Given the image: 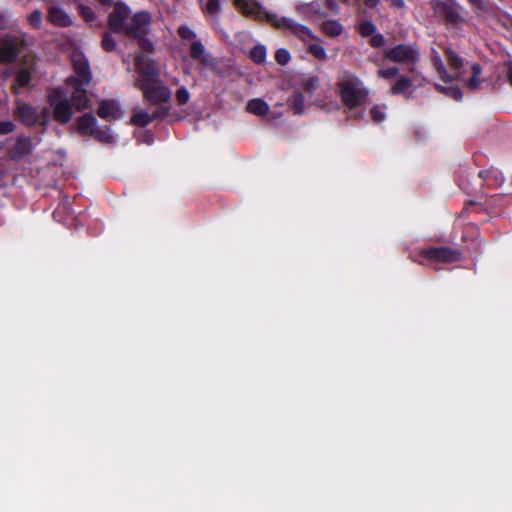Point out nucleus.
Listing matches in <instances>:
<instances>
[{
  "instance_id": "obj_1",
  "label": "nucleus",
  "mask_w": 512,
  "mask_h": 512,
  "mask_svg": "<svg viewBox=\"0 0 512 512\" xmlns=\"http://www.w3.org/2000/svg\"><path fill=\"white\" fill-rule=\"evenodd\" d=\"M337 91L342 103L350 110L365 104L369 97V90L363 82L349 71L338 78Z\"/></svg>"
},
{
  "instance_id": "obj_2",
  "label": "nucleus",
  "mask_w": 512,
  "mask_h": 512,
  "mask_svg": "<svg viewBox=\"0 0 512 512\" xmlns=\"http://www.w3.org/2000/svg\"><path fill=\"white\" fill-rule=\"evenodd\" d=\"M47 101L52 109L53 119L55 121L61 124H66L71 121L75 109L63 88L58 87L52 89L47 96Z\"/></svg>"
},
{
  "instance_id": "obj_3",
  "label": "nucleus",
  "mask_w": 512,
  "mask_h": 512,
  "mask_svg": "<svg viewBox=\"0 0 512 512\" xmlns=\"http://www.w3.org/2000/svg\"><path fill=\"white\" fill-rule=\"evenodd\" d=\"M384 58L394 63L406 64L409 71L414 73L416 65L420 61L421 52L416 43L398 44L385 50Z\"/></svg>"
},
{
  "instance_id": "obj_4",
  "label": "nucleus",
  "mask_w": 512,
  "mask_h": 512,
  "mask_svg": "<svg viewBox=\"0 0 512 512\" xmlns=\"http://www.w3.org/2000/svg\"><path fill=\"white\" fill-rule=\"evenodd\" d=\"M430 6L436 16L444 18L452 25L465 23L463 8L455 0H431Z\"/></svg>"
},
{
  "instance_id": "obj_5",
  "label": "nucleus",
  "mask_w": 512,
  "mask_h": 512,
  "mask_svg": "<svg viewBox=\"0 0 512 512\" xmlns=\"http://www.w3.org/2000/svg\"><path fill=\"white\" fill-rule=\"evenodd\" d=\"M135 67L138 78L135 80V87L160 79V70L155 61L143 54L135 57Z\"/></svg>"
},
{
  "instance_id": "obj_6",
  "label": "nucleus",
  "mask_w": 512,
  "mask_h": 512,
  "mask_svg": "<svg viewBox=\"0 0 512 512\" xmlns=\"http://www.w3.org/2000/svg\"><path fill=\"white\" fill-rule=\"evenodd\" d=\"M137 88L142 92L143 98L152 105L167 103L171 99V90L161 79L141 84Z\"/></svg>"
},
{
  "instance_id": "obj_7",
  "label": "nucleus",
  "mask_w": 512,
  "mask_h": 512,
  "mask_svg": "<svg viewBox=\"0 0 512 512\" xmlns=\"http://www.w3.org/2000/svg\"><path fill=\"white\" fill-rule=\"evenodd\" d=\"M65 84L73 89L69 100L73 104L75 111L81 112L86 110L90 105V99L86 88L90 84H84L75 78H66Z\"/></svg>"
},
{
  "instance_id": "obj_8",
  "label": "nucleus",
  "mask_w": 512,
  "mask_h": 512,
  "mask_svg": "<svg viewBox=\"0 0 512 512\" xmlns=\"http://www.w3.org/2000/svg\"><path fill=\"white\" fill-rule=\"evenodd\" d=\"M71 61L74 74L68 78H75L84 84H90L92 82L93 75L86 56L80 51H74L71 55Z\"/></svg>"
},
{
  "instance_id": "obj_9",
  "label": "nucleus",
  "mask_w": 512,
  "mask_h": 512,
  "mask_svg": "<svg viewBox=\"0 0 512 512\" xmlns=\"http://www.w3.org/2000/svg\"><path fill=\"white\" fill-rule=\"evenodd\" d=\"M420 255L426 259L443 263L456 262L459 261L462 257V254L459 250L449 247H432L423 249L420 251Z\"/></svg>"
},
{
  "instance_id": "obj_10",
  "label": "nucleus",
  "mask_w": 512,
  "mask_h": 512,
  "mask_svg": "<svg viewBox=\"0 0 512 512\" xmlns=\"http://www.w3.org/2000/svg\"><path fill=\"white\" fill-rule=\"evenodd\" d=\"M130 10L122 5H116L109 15V28L115 33L127 35V28L131 22Z\"/></svg>"
},
{
  "instance_id": "obj_11",
  "label": "nucleus",
  "mask_w": 512,
  "mask_h": 512,
  "mask_svg": "<svg viewBox=\"0 0 512 512\" xmlns=\"http://www.w3.org/2000/svg\"><path fill=\"white\" fill-rule=\"evenodd\" d=\"M22 43L16 36L5 35L0 37V61L13 62L20 53Z\"/></svg>"
},
{
  "instance_id": "obj_12",
  "label": "nucleus",
  "mask_w": 512,
  "mask_h": 512,
  "mask_svg": "<svg viewBox=\"0 0 512 512\" xmlns=\"http://www.w3.org/2000/svg\"><path fill=\"white\" fill-rule=\"evenodd\" d=\"M151 16L147 12H139L131 17V22L127 28V36L140 37L149 33Z\"/></svg>"
},
{
  "instance_id": "obj_13",
  "label": "nucleus",
  "mask_w": 512,
  "mask_h": 512,
  "mask_svg": "<svg viewBox=\"0 0 512 512\" xmlns=\"http://www.w3.org/2000/svg\"><path fill=\"white\" fill-rule=\"evenodd\" d=\"M97 114L100 118L111 121L121 118L123 110L117 101L103 100L100 102Z\"/></svg>"
},
{
  "instance_id": "obj_14",
  "label": "nucleus",
  "mask_w": 512,
  "mask_h": 512,
  "mask_svg": "<svg viewBox=\"0 0 512 512\" xmlns=\"http://www.w3.org/2000/svg\"><path fill=\"white\" fill-rule=\"evenodd\" d=\"M34 145L28 137H18L16 143L9 150V155L13 160H21L33 152Z\"/></svg>"
},
{
  "instance_id": "obj_15",
  "label": "nucleus",
  "mask_w": 512,
  "mask_h": 512,
  "mask_svg": "<svg viewBox=\"0 0 512 512\" xmlns=\"http://www.w3.org/2000/svg\"><path fill=\"white\" fill-rule=\"evenodd\" d=\"M15 115L19 121L26 125H34L39 121V115L36 109L23 102L17 103Z\"/></svg>"
},
{
  "instance_id": "obj_16",
  "label": "nucleus",
  "mask_w": 512,
  "mask_h": 512,
  "mask_svg": "<svg viewBox=\"0 0 512 512\" xmlns=\"http://www.w3.org/2000/svg\"><path fill=\"white\" fill-rule=\"evenodd\" d=\"M48 20L55 26L68 27L72 19L59 5H52L48 9Z\"/></svg>"
},
{
  "instance_id": "obj_17",
  "label": "nucleus",
  "mask_w": 512,
  "mask_h": 512,
  "mask_svg": "<svg viewBox=\"0 0 512 512\" xmlns=\"http://www.w3.org/2000/svg\"><path fill=\"white\" fill-rule=\"evenodd\" d=\"M191 58L200 61L206 66L215 64V59L206 51L203 43L200 40H194L190 45Z\"/></svg>"
},
{
  "instance_id": "obj_18",
  "label": "nucleus",
  "mask_w": 512,
  "mask_h": 512,
  "mask_svg": "<svg viewBox=\"0 0 512 512\" xmlns=\"http://www.w3.org/2000/svg\"><path fill=\"white\" fill-rule=\"evenodd\" d=\"M444 52L447 56V60L451 69L454 71V74H452V76L455 77L454 81L461 80V69L464 66V59L452 47H446Z\"/></svg>"
},
{
  "instance_id": "obj_19",
  "label": "nucleus",
  "mask_w": 512,
  "mask_h": 512,
  "mask_svg": "<svg viewBox=\"0 0 512 512\" xmlns=\"http://www.w3.org/2000/svg\"><path fill=\"white\" fill-rule=\"evenodd\" d=\"M96 128V118L92 114H84L76 121V130L81 135L91 136Z\"/></svg>"
},
{
  "instance_id": "obj_20",
  "label": "nucleus",
  "mask_w": 512,
  "mask_h": 512,
  "mask_svg": "<svg viewBox=\"0 0 512 512\" xmlns=\"http://www.w3.org/2000/svg\"><path fill=\"white\" fill-rule=\"evenodd\" d=\"M431 61L441 80L446 83H451L454 81L455 77L448 73L439 52L435 49H432L431 51Z\"/></svg>"
},
{
  "instance_id": "obj_21",
  "label": "nucleus",
  "mask_w": 512,
  "mask_h": 512,
  "mask_svg": "<svg viewBox=\"0 0 512 512\" xmlns=\"http://www.w3.org/2000/svg\"><path fill=\"white\" fill-rule=\"evenodd\" d=\"M246 110L253 115L266 117L269 114L270 107L263 99L254 98L248 101Z\"/></svg>"
},
{
  "instance_id": "obj_22",
  "label": "nucleus",
  "mask_w": 512,
  "mask_h": 512,
  "mask_svg": "<svg viewBox=\"0 0 512 512\" xmlns=\"http://www.w3.org/2000/svg\"><path fill=\"white\" fill-rule=\"evenodd\" d=\"M412 87V79L407 75H399L392 83L390 93L392 95L405 94Z\"/></svg>"
},
{
  "instance_id": "obj_23",
  "label": "nucleus",
  "mask_w": 512,
  "mask_h": 512,
  "mask_svg": "<svg viewBox=\"0 0 512 512\" xmlns=\"http://www.w3.org/2000/svg\"><path fill=\"white\" fill-rule=\"evenodd\" d=\"M159 117V114H149L141 109H136L131 117V123L135 126L145 127L153 120Z\"/></svg>"
},
{
  "instance_id": "obj_24",
  "label": "nucleus",
  "mask_w": 512,
  "mask_h": 512,
  "mask_svg": "<svg viewBox=\"0 0 512 512\" xmlns=\"http://www.w3.org/2000/svg\"><path fill=\"white\" fill-rule=\"evenodd\" d=\"M321 31L328 37L336 38L344 32V27L339 21L331 19L321 24Z\"/></svg>"
},
{
  "instance_id": "obj_25",
  "label": "nucleus",
  "mask_w": 512,
  "mask_h": 512,
  "mask_svg": "<svg viewBox=\"0 0 512 512\" xmlns=\"http://www.w3.org/2000/svg\"><path fill=\"white\" fill-rule=\"evenodd\" d=\"M233 4L246 16L259 14L260 6L254 0H233Z\"/></svg>"
},
{
  "instance_id": "obj_26",
  "label": "nucleus",
  "mask_w": 512,
  "mask_h": 512,
  "mask_svg": "<svg viewBox=\"0 0 512 512\" xmlns=\"http://www.w3.org/2000/svg\"><path fill=\"white\" fill-rule=\"evenodd\" d=\"M290 31L304 42H306L308 39H318V37L310 30V28L295 21L293 24H291Z\"/></svg>"
},
{
  "instance_id": "obj_27",
  "label": "nucleus",
  "mask_w": 512,
  "mask_h": 512,
  "mask_svg": "<svg viewBox=\"0 0 512 512\" xmlns=\"http://www.w3.org/2000/svg\"><path fill=\"white\" fill-rule=\"evenodd\" d=\"M472 76L465 81V86L470 90L474 91L479 88L481 80L480 76L482 74V67L478 63H473L471 66Z\"/></svg>"
},
{
  "instance_id": "obj_28",
  "label": "nucleus",
  "mask_w": 512,
  "mask_h": 512,
  "mask_svg": "<svg viewBox=\"0 0 512 512\" xmlns=\"http://www.w3.org/2000/svg\"><path fill=\"white\" fill-rule=\"evenodd\" d=\"M288 105L292 107L295 114L304 112V96L301 92L293 93L288 99Z\"/></svg>"
},
{
  "instance_id": "obj_29",
  "label": "nucleus",
  "mask_w": 512,
  "mask_h": 512,
  "mask_svg": "<svg viewBox=\"0 0 512 512\" xmlns=\"http://www.w3.org/2000/svg\"><path fill=\"white\" fill-rule=\"evenodd\" d=\"M31 80V74L26 69H21L17 72L13 89L18 93L19 89L28 86Z\"/></svg>"
},
{
  "instance_id": "obj_30",
  "label": "nucleus",
  "mask_w": 512,
  "mask_h": 512,
  "mask_svg": "<svg viewBox=\"0 0 512 512\" xmlns=\"http://www.w3.org/2000/svg\"><path fill=\"white\" fill-rule=\"evenodd\" d=\"M386 110L387 107L384 104H376L371 107L369 113L372 120L379 124L382 123L386 119Z\"/></svg>"
},
{
  "instance_id": "obj_31",
  "label": "nucleus",
  "mask_w": 512,
  "mask_h": 512,
  "mask_svg": "<svg viewBox=\"0 0 512 512\" xmlns=\"http://www.w3.org/2000/svg\"><path fill=\"white\" fill-rule=\"evenodd\" d=\"M318 76H309L302 80L301 88L308 94L313 95L319 86Z\"/></svg>"
},
{
  "instance_id": "obj_32",
  "label": "nucleus",
  "mask_w": 512,
  "mask_h": 512,
  "mask_svg": "<svg viewBox=\"0 0 512 512\" xmlns=\"http://www.w3.org/2000/svg\"><path fill=\"white\" fill-rule=\"evenodd\" d=\"M435 87L439 92L445 94L446 96H448L454 100H461L463 97L462 91L457 86L445 87V86L437 84V85H435Z\"/></svg>"
},
{
  "instance_id": "obj_33",
  "label": "nucleus",
  "mask_w": 512,
  "mask_h": 512,
  "mask_svg": "<svg viewBox=\"0 0 512 512\" xmlns=\"http://www.w3.org/2000/svg\"><path fill=\"white\" fill-rule=\"evenodd\" d=\"M267 51L265 46L256 45L250 51V58L258 64L264 63L266 60Z\"/></svg>"
},
{
  "instance_id": "obj_34",
  "label": "nucleus",
  "mask_w": 512,
  "mask_h": 512,
  "mask_svg": "<svg viewBox=\"0 0 512 512\" xmlns=\"http://www.w3.org/2000/svg\"><path fill=\"white\" fill-rule=\"evenodd\" d=\"M307 50L318 60L325 61L328 59L325 48L319 43H310Z\"/></svg>"
},
{
  "instance_id": "obj_35",
  "label": "nucleus",
  "mask_w": 512,
  "mask_h": 512,
  "mask_svg": "<svg viewBox=\"0 0 512 512\" xmlns=\"http://www.w3.org/2000/svg\"><path fill=\"white\" fill-rule=\"evenodd\" d=\"M91 137L105 143H111L114 141V136L108 128L100 129L96 128Z\"/></svg>"
},
{
  "instance_id": "obj_36",
  "label": "nucleus",
  "mask_w": 512,
  "mask_h": 512,
  "mask_svg": "<svg viewBox=\"0 0 512 512\" xmlns=\"http://www.w3.org/2000/svg\"><path fill=\"white\" fill-rule=\"evenodd\" d=\"M377 75L379 78L390 80L397 76H399V68L396 66H391L383 69H379L377 71Z\"/></svg>"
},
{
  "instance_id": "obj_37",
  "label": "nucleus",
  "mask_w": 512,
  "mask_h": 512,
  "mask_svg": "<svg viewBox=\"0 0 512 512\" xmlns=\"http://www.w3.org/2000/svg\"><path fill=\"white\" fill-rule=\"evenodd\" d=\"M376 26L371 21H364L358 27V32L362 37H369L376 32Z\"/></svg>"
},
{
  "instance_id": "obj_38",
  "label": "nucleus",
  "mask_w": 512,
  "mask_h": 512,
  "mask_svg": "<svg viewBox=\"0 0 512 512\" xmlns=\"http://www.w3.org/2000/svg\"><path fill=\"white\" fill-rule=\"evenodd\" d=\"M290 53L284 48H280L275 53V60L279 65H286L290 61Z\"/></svg>"
},
{
  "instance_id": "obj_39",
  "label": "nucleus",
  "mask_w": 512,
  "mask_h": 512,
  "mask_svg": "<svg viewBox=\"0 0 512 512\" xmlns=\"http://www.w3.org/2000/svg\"><path fill=\"white\" fill-rule=\"evenodd\" d=\"M175 98L179 105H185L190 99V93L185 87H181L176 91Z\"/></svg>"
},
{
  "instance_id": "obj_40",
  "label": "nucleus",
  "mask_w": 512,
  "mask_h": 512,
  "mask_svg": "<svg viewBox=\"0 0 512 512\" xmlns=\"http://www.w3.org/2000/svg\"><path fill=\"white\" fill-rule=\"evenodd\" d=\"M467 2L476 10L482 12L490 11V4L487 0H467Z\"/></svg>"
},
{
  "instance_id": "obj_41",
  "label": "nucleus",
  "mask_w": 512,
  "mask_h": 512,
  "mask_svg": "<svg viewBox=\"0 0 512 512\" xmlns=\"http://www.w3.org/2000/svg\"><path fill=\"white\" fill-rule=\"evenodd\" d=\"M102 47L107 52L113 51L116 48V42L109 33L103 34Z\"/></svg>"
},
{
  "instance_id": "obj_42",
  "label": "nucleus",
  "mask_w": 512,
  "mask_h": 512,
  "mask_svg": "<svg viewBox=\"0 0 512 512\" xmlns=\"http://www.w3.org/2000/svg\"><path fill=\"white\" fill-rule=\"evenodd\" d=\"M178 35L184 40H195L196 34L188 26H180L177 30Z\"/></svg>"
},
{
  "instance_id": "obj_43",
  "label": "nucleus",
  "mask_w": 512,
  "mask_h": 512,
  "mask_svg": "<svg viewBox=\"0 0 512 512\" xmlns=\"http://www.w3.org/2000/svg\"><path fill=\"white\" fill-rule=\"evenodd\" d=\"M79 11H80V14L82 15V17L87 22H91V21H93L95 19L94 11L89 6L80 4L79 5Z\"/></svg>"
},
{
  "instance_id": "obj_44",
  "label": "nucleus",
  "mask_w": 512,
  "mask_h": 512,
  "mask_svg": "<svg viewBox=\"0 0 512 512\" xmlns=\"http://www.w3.org/2000/svg\"><path fill=\"white\" fill-rule=\"evenodd\" d=\"M29 23L35 27L40 28L42 23V13L40 10L36 9L29 15Z\"/></svg>"
},
{
  "instance_id": "obj_45",
  "label": "nucleus",
  "mask_w": 512,
  "mask_h": 512,
  "mask_svg": "<svg viewBox=\"0 0 512 512\" xmlns=\"http://www.w3.org/2000/svg\"><path fill=\"white\" fill-rule=\"evenodd\" d=\"M369 43L374 48H381L385 45V38L380 33H374L371 35Z\"/></svg>"
},
{
  "instance_id": "obj_46",
  "label": "nucleus",
  "mask_w": 512,
  "mask_h": 512,
  "mask_svg": "<svg viewBox=\"0 0 512 512\" xmlns=\"http://www.w3.org/2000/svg\"><path fill=\"white\" fill-rule=\"evenodd\" d=\"M134 38L139 41V46L143 50L149 51V52H152L154 50L153 42L151 40H149L148 38H146V36H140V37H134Z\"/></svg>"
},
{
  "instance_id": "obj_47",
  "label": "nucleus",
  "mask_w": 512,
  "mask_h": 512,
  "mask_svg": "<svg viewBox=\"0 0 512 512\" xmlns=\"http://www.w3.org/2000/svg\"><path fill=\"white\" fill-rule=\"evenodd\" d=\"M206 11L211 15H217L220 11L218 0H209L206 4Z\"/></svg>"
},
{
  "instance_id": "obj_48",
  "label": "nucleus",
  "mask_w": 512,
  "mask_h": 512,
  "mask_svg": "<svg viewBox=\"0 0 512 512\" xmlns=\"http://www.w3.org/2000/svg\"><path fill=\"white\" fill-rule=\"evenodd\" d=\"M15 130V125L11 121L0 122V134H9Z\"/></svg>"
},
{
  "instance_id": "obj_49",
  "label": "nucleus",
  "mask_w": 512,
  "mask_h": 512,
  "mask_svg": "<svg viewBox=\"0 0 512 512\" xmlns=\"http://www.w3.org/2000/svg\"><path fill=\"white\" fill-rule=\"evenodd\" d=\"M274 23L278 28H285L290 31L291 24H293L294 21L292 19L282 17V18L276 19Z\"/></svg>"
},
{
  "instance_id": "obj_50",
  "label": "nucleus",
  "mask_w": 512,
  "mask_h": 512,
  "mask_svg": "<svg viewBox=\"0 0 512 512\" xmlns=\"http://www.w3.org/2000/svg\"><path fill=\"white\" fill-rule=\"evenodd\" d=\"M391 6L397 9H403L405 7L404 0H391L390 1Z\"/></svg>"
},
{
  "instance_id": "obj_51",
  "label": "nucleus",
  "mask_w": 512,
  "mask_h": 512,
  "mask_svg": "<svg viewBox=\"0 0 512 512\" xmlns=\"http://www.w3.org/2000/svg\"><path fill=\"white\" fill-rule=\"evenodd\" d=\"M326 6L334 11L339 10V6L336 4L334 0H326Z\"/></svg>"
},
{
  "instance_id": "obj_52",
  "label": "nucleus",
  "mask_w": 512,
  "mask_h": 512,
  "mask_svg": "<svg viewBox=\"0 0 512 512\" xmlns=\"http://www.w3.org/2000/svg\"><path fill=\"white\" fill-rule=\"evenodd\" d=\"M380 0H364V4L369 8H375Z\"/></svg>"
},
{
  "instance_id": "obj_53",
  "label": "nucleus",
  "mask_w": 512,
  "mask_h": 512,
  "mask_svg": "<svg viewBox=\"0 0 512 512\" xmlns=\"http://www.w3.org/2000/svg\"><path fill=\"white\" fill-rule=\"evenodd\" d=\"M7 26V15L5 13L0 14V29Z\"/></svg>"
},
{
  "instance_id": "obj_54",
  "label": "nucleus",
  "mask_w": 512,
  "mask_h": 512,
  "mask_svg": "<svg viewBox=\"0 0 512 512\" xmlns=\"http://www.w3.org/2000/svg\"><path fill=\"white\" fill-rule=\"evenodd\" d=\"M506 69H507L508 80H509L510 84L512 85V63H507Z\"/></svg>"
},
{
  "instance_id": "obj_55",
  "label": "nucleus",
  "mask_w": 512,
  "mask_h": 512,
  "mask_svg": "<svg viewBox=\"0 0 512 512\" xmlns=\"http://www.w3.org/2000/svg\"><path fill=\"white\" fill-rule=\"evenodd\" d=\"M468 228H470L471 230L477 232V229L474 225H469Z\"/></svg>"
},
{
  "instance_id": "obj_56",
  "label": "nucleus",
  "mask_w": 512,
  "mask_h": 512,
  "mask_svg": "<svg viewBox=\"0 0 512 512\" xmlns=\"http://www.w3.org/2000/svg\"><path fill=\"white\" fill-rule=\"evenodd\" d=\"M172 83L177 85L179 83V80L175 78L173 79Z\"/></svg>"
}]
</instances>
